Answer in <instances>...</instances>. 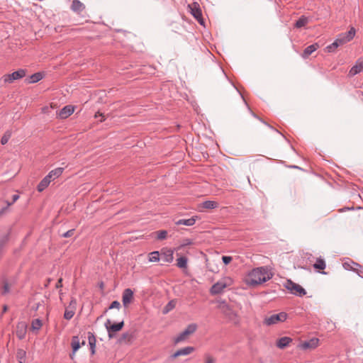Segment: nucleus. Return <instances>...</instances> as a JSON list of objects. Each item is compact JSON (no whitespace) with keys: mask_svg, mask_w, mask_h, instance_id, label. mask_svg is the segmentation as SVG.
Masks as SVG:
<instances>
[{"mask_svg":"<svg viewBox=\"0 0 363 363\" xmlns=\"http://www.w3.org/2000/svg\"><path fill=\"white\" fill-rule=\"evenodd\" d=\"M174 303L173 301H170L164 308L163 313H167L170 310H172L174 307Z\"/></svg>","mask_w":363,"mask_h":363,"instance_id":"nucleus-42","label":"nucleus"},{"mask_svg":"<svg viewBox=\"0 0 363 363\" xmlns=\"http://www.w3.org/2000/svg\"><path fill=\"white\" fill-rule=\"evenodd\" d=\"M222 259H223V261L225 264H229L231 262L232 257H228V256H223L222 257Z\"/></svg>","mask_w":363,"mask_h":363,"instance_id":"nucleus-46","label":"nucleus"},{"mask_svg":"<svg viewBox=\"0 0 363 363\" xmlns=\"http://www.w3.org/2000/svg\"><path fill=\"white\" fill-rule=\"evenodd\" d=\"M9 290H10V285L7 283H5L4 286H3V291L2 293L3 294H6L8 292H9Z\"/></svg>","mask_w":363,"mask_h":363,"instance_id":"nucleus-47","label":"nucleus"},{"mask_svg":"<svg viewBox=\"0 0 363 363\" xmlns=\"http://www.w3.org/2000/svg\"><path fill=\"white\" fill-rule=\"evenodd\" d=\"M273 273L264 267L253 269L245 276L244 281L250 286H256L271 279Z\"/></svg>","mask_w":363,"mask_h":363,"instance_id":"nucleus-1","label":"nucleus"},{"mask_svg":"<svg viewBox=\"0 0 363 363\" xmlns=\"http://www.w3.org/2000/svg\"><path fill=\"white\" fill-rule=\"evenodd\" d=\"M88 340H89V343L90 345V350H91V354H95V347H96L95 337L91 333H89Z\"/></svg>","mask_w":363,"mask_h":363,"instance_id":"nucleus-28","label":"nucleus"},{"mask_svg":"<svg viewBox=\"0 0 363 363\" xmlns=\"http://www.w3.org/2000/svg\"><path fill=\"white\" fill-rule=\"evenodd\" d=\"M318 47L319 46L317 43H314L306 47L302 53L303 58H308L313 52H315L317 50Z\"/></svg>","mask_w":363,"mask_h":363,"instance_id":"nucleus-24","label":"nucleus"},{"mask_svg":"<svg viewBox=\"0 0 363 363\" xmlns=\"http://www.w3.org/2000/svg\"><path fill=\"white\" fill-rule=\"evenodd\" d=\"M43 326L42 320L36 318L32 320L30 330L35 334H37Z\"/></svg>","mask_w":363,"mask_h":363,"instance_id":"nucleus-22","label":"nucleus"},{"mask_svg":"<svg viewBox=\"0 0 363 363\" xmlns=\"http://www.w3.org/2000/svg\"><path fill=\"white\" fill-rule=\"evenodd\" d=\"M355 32V29L352 27L347 33H342V35L345 37L346 39H348V42H350L354 38Z\"/></svg>","mask_w":363,"mask_h":363,"instance_id":"nucleus-32","label":"nucleus"},{"mask_svg":"<svg viewBox=\"0 0 363 363\" xmlns=\"http://www.w3.org/2000/svg\"><path fill=\"white\" fill-rule=\"evenodd\" d=\"M292 167H293V168H299V167H297V166H293Z\"/></svg>","mask_w":363,"mask_h":363,"instance_id":"nucleus-54","label":"nucleus"},{"mask_svg":"<svg viewBox=\"0 0 363 363\" xmlns=\"http://www.w3.org/2000/svg\"><path fill=\"white\" fill-rule=\"evenodd\" d=\"M11 136V133L9 131H6L1 138V143L2 145H6L9 140Z\"/></svg>","mask_w":363,"mask_h":363,"instance_id":"nucleus-36","label":"nucleus"},{"mask_svg":"<svg viewBox=\"0 0 363 363\" xmlns=\"http://www.w3.org/2000/svg\"><path fill=\"white\" fill-rule=\"evenodd\" d=\"M251 113H252V115L255 118H257L259 121H261L262 123H263L264 125H266L267 126H268L269 128H271L272 130H274V131H276V132H277V133H279V131L278 130H277V129L274 128L272 125H270L269 124H268L267 122L264 121L262 118H260L259 117H258V116H257L255 113H253V112H252V111H251Z\"/></svg>","mask_w":363,"mask_h":363,"instance_id":"nucleus-41","label":"nucleus"},{"mask_svg":"<svg viewBox=\"0 0 363 363\" xmlns=\"http://www.w3.org/2000/svg\"><path fill=\"white\" fill-rule=\"evenodd\" d=\"M148 260L151 262H156L160 260V253L158 251H154L149 254Z\"/></svg>","mask_w":363,"mask_h":363,"instance_id":"nucleus-31","label":"nucleus"},{"mask_svg":"<svg viewBox=\"0 0 363 363\" xmlns=\"http://www.w3.org/2000/svg\"><path fill=\"white\" fill-rule=\"evenodd\" d=\"M174 252L171 249L164 248L161 250L162 259L166 262H172L174 259Z\"/></svg>","mask_w":363,"mask_h":363,"instance_id":"nucleus-19","label":"nucleus"},{"mask_svg":"<svg viewBox=\"0 0 363 363\" xmlns=\"http://www.w3.org/2000/svg\"><path fill=\"white\" fill-rule=\"evenodd\" d=\"M7 310H8V307H7L6 306H4L3 311L5 313V312H6V311H7Z\"/></svg>","mask_w":363,"mask_h":363,"instance_id":"nucleus-52","label":"nucleus"},{"mask_svg":"<svg viewBox=\"0 0 363 363\" xmlns=\"http://www.w3.org/2000/svg\"><path fill=\"white\" fill-rule=\"evenodd\" d=\"M197 329V325L195 323H191L189 325L184 331H182L180 334H179L174 339V344H178L179 342H184L186 340L190 335L194 334Z\"/></svg>","mask_w":363,"mask_h":363,"instance_id":"nucleus-5","label":"nucleus"},{"mask_svg":"<svg viewBox=\"0 0 363 363\" xmlns=\"http://www.w3.org/2000/svg\"><path fill=\"white\" fill-rule=\"evenodd\" d=\"M292 342V339L289 337H282L277 340L276 345L279 349H284Z\"/></svg>","mask_w":363,"mask_h":363,"instance_id":"nucleus-20","label":"nucleus"},{"mask_svg":"<svg viewBox=\"0 0 363 363\" xmlns=\"http://www.w3.org/2000/svg\"><path fill=\"white\" fill-rule=\"evenodd\" d=\"M218 207V203L215 201H206L199 203L197 206L199 211L202 212L206 209H214Z\"/></svg>","mask_w":363,"mask_h":363,"instance_id":"nucleus-13","label":"nucleus"},{"mask_svg":"<svg viewBox=\"0 0 363 363\" xmlns=\"http://www.w3.org/2000/svg\"><path fill=\"white\" fill-rule=\"evenodd\" d=\"M284 286L287 289L291 294L298 296H303L306 294V290L299 284L293 282L291 280H287L284 284Z\"/></svg>","mask_w":363,"mask_h":363,"instance_id":"nucleus-6","label":"nucleus"},{"mask_svg":"<svg viewBox=\"0 0 363 363\" xmlns=\"http://www.w3.org/2000/svg\"><path fill=\"white\" fill-rule=\"evenodd\" d=\"M338 47L337 43L335 40L333 43L326 47V50L328 52H334Z\"/></svg>","mask_w":363,"mask_h":363,"instance_id":"nucleus-37","label":"nucleus"},{"mask_svg":"<svg viewBox=\"0 0 363 363\" xmlns=\"http://www.w3.org/2000/svg\"><path fill=\"white\" fill-rule=\"evenodd\" d=\"M203 363H216V358L210 354H206L204 356Z\"/></svg>","mask_w":363,"mask_h":363,"instance_id":"nucleus-40","label":"nucleus"},{"mask_svg":"<svg viewBox=\"0 0 363 363\" xmlns=\"http://www.w3.org/2000/svg\"><path fill=\"white\" fill-rule=\"evenodd\" d=\"M19 363H24L26 358V352L23 350H18L16 354Z\"/></svg>","mask_w":363,"mask_h":363,"instance_id":"nucleus-33","label":"nucleus"},{"mask_svg":"<svg viewBox=\"0 0 363 363\" xmlns=\"http://www.w3.org/2000/svg\"><path fill=\"white\" fill-rule=\"evenodd\" d=\"M63 168L58 167L53 170H51L42 180L41 182H52L58 178L63 172Z\"/></svg>","mask_w":363,"mask_h":363,"instance_id":"nucleus-11","label":"nucleus"},{"mask_svg":"<svg viewBox=\"0 0 363 363\" xmlns=\"http://www.w3.org/2000/svg\"><path fill=\"white\" fill-rule=\"evenodd\" d=\"M131 340H132V335L128 333H124L122 335V336L121 337V338L119 340V342L121 343L129 342L131 341Z\"/></svg>","mask_w":363,"mask_h":363,"instance_id":"nucleus-34","label":"nucleus"},{"mask_svg":"<svg viewBox=\"0 0 363 363\" xmlns=\"http://www.w3.org/2000/svg\"><path fill=\"white\" fill-rule=\"evenodd\" d=\"M233 284V280L229 277H225L214 284L211 289L210 292L213 295L219 294L224 291L226 288L231 286Z\"/></svg>","mask_w":363,"mask_h":363,"instance_id":"nucleus-3","label":"nucleus"},{"mask_svg":"<svg viewBox=\"0 0 363 363\" xmlns=\"http://www.w3.org/2000/svg\"><path fill=\"white\" fill-rule=\"evenodd\" d=\"M157 234V238L158 240H164L167 236V230H159L156 232Z\"/></svg>","mask_w":363,"mask_h":363,"instance_id":"nucleus-39","label":"nucleus"},{"mask_svg":"<svg viewBox=\"0 0 363 363\" xmlns=\"http://www.w3.org/2000/svg\"><path fill=\"white\" fill-rule=\"evenodd\" d=\"M12 203H8V206H11Z\"/></svg>","mask_w":363,"mask_h":363,"instance_id":"nucleus-55","label":"nucleus"},{"mask_svg":"<svg viewBox=\"0 0 363 363\" xmlns=\"http://www.w3.org/2000/svg\"><path fill=\"white\" fill-rule=\"evenodd\" d=\"M335 41L337 43L338 45L340 46L348 43V39H346L345 37L342 34H341L335 40Z\"/></svg>","mask_w":363,"mask_h":363,"instance_id":"nucleus-38","label":"nucleus"},{"mask_svg":"<svg viewBox=\"0 0 363 363\" xmlns=\"http://www.w3.org/2000/svg\"><path fill=\"white\" fill-rule=\"evenodd\" d=\"M313 267L315 270H317L318 272H320L322 274H326L323 272V270L326 267V264L324 259L321 258L317 259L315 263L313 264Z\"/></svg>","mask_w":363,"mask_h":363,"instance_id":"nucleus-25","label":"nucleus"},{"mask_svg":"<svg viewBox=\"0 0 363 363\" xmlns=\"http://www.w3.org/2000/svg\"><path fill=\"white\" fill-rule=\"evenodd\" d=\"M85 345V340L81 343L77 336H74L72 339L71 346L72 348V353L70 354L71 359H74L76 352L81 347V345Z\"/></svg>","mask_w":363,"mask_h":363,"instance_id":"nucleus-17","label":"nucleus"},{"mask_svg":"<svg viewBox=\"0 0 363 363\" xmlns=\"http://www.w3.org/2000/svg\"><path fill=\"white\" fill-rule=\"evenodd\" d=\"M99 117H101V118H100V120H99V121H100V122H102V121H105V117H104V116L103 115V113H101V112H99V111H98V112H97V113H96V114H95V118H99Z\"/></svg>","mask_w":363,"mask_h":363,"instance_id":"nucleus-45","label":"nucleus"},{"mask_svg":"<svg viewBox=\"0 0 363 363\" xmlns=\"http://www.w3.org/2000/svg\"><path fill=\"white\" fill-rule=\"evenodd\" d=\"M62 278L59 279L57 283L56 284V288H61L62 286Z\"/></svg>","mask_w":363,"mask_h":363,"instance_id":"nucleus-50","label":"nucleus"},{"mask_svg":"<svg viewBox=\"0 0 363 363\" xmlns=\"http://www.w3.org/2000/svg\"><path fill=\"white\" fill-rule=\"evenodd\" d=\"M48 183H39L38 186V191H43L45 189L48 187Z\"/></svg>","mask_w":363,"mask_h":363,"instance_id":"nucleus-44","label":"nucleus"},{"mask_svg":"<svg viewBox=\"0 0 363 363\" xmlns=\"http://www.w3.org/2000/svg\"><path fill=\"white\" fill-rule=\"evenodd\" d=\"M194 351V347L189 346L176 351L171 357L175 359L179 356H186L191 354Z\"/></svg>","mask_w":363,"mask_h":363,"instance_id":"nucleus-18","label":"nucleus"},{"mask_svg":"<svg viewBox=\"0 0 363 363\" xmlns=\"http://www.w3.org/2000/svg\"><path fill=\"white\" fill-rule=\"evenodd\" d=\"M27 324L25 322H20L17 324L16 333L20 340L25 338L27 333Z\"/></svg>","mask_w":363,"mask_h":363,"instance_id":"nucleus-15","label":"nucleus"},{"mask_svg":"<svg viewBox=\"0 0 363 363\" xmlns=\"http://www.w3.org/2000/svg\"><path fill=\"white\" fill-rule=\"evenodd\" d=\"M241 97L242 98V99L244 100V101L246 103V101H245V99H244V96H242V95L241 94Z\"/></svg>","mask_w":363,"mask_h":363,"instance_id":"nucleus-53","label":"nucleus"},{"mask_svg":"<svg viewBox=\"0 0 363 363\" xmlns=\"http://www.w3.org/2000/svg\"><path fill=\"white\" fill-rule=\"evenodd\" d=\"M85 9V6L79 0H73L71 9L77 13H80Z\"/></svg>","mask_w":363,"mask_h":363,"instance_id":"nucleus-23","label":"nucleus"},{"mask_svg":"<svg viewBox=\"0 0 363 363\" xmlns=\"http://www.w3.org/2000/svg\"><path fill=\"white\" fill-rule=\"evenodd\" d=\"M74 306L73 307H67L64 313V318L67 320H70L75 313Z\"/></svg>","mask_w":363,"mask_h":363,"instance_id":"nucleus-27","label":"nucleus"},{"mask_svg":"<svg viewBox=\"0 0 363 363\" xmlns=\"http://www.w3.org/2000/svg\"><path fill=\"white\" fill-rule=\"evenodd\" d=\"M217 308L220 311L223 315L230 322L234 324L240 323V317L236 311L230 306L225 301L220 300L218 301Z\"/></svg>","mask_w":363,"mask_h":363,"instance_id":"nucleus-2","label":"nucleus"},{"mask_svg":"<svg viewBox=\"0 0 363 363\" xmlns=\"http://www.w3.org/2000/svg\"><path fill=\"white\" fill-rule=\"evenodd\" d=\"M76 305H77V301L75 299H72L70 303H69V305L68 307H73V306H74V308H76Z\"/></svg>","mask_w":363,"mask_h":363,"instance_id":"nucleus-49","label":"nucleus"},{"mask_svg":"<svg viewBox=\"0 0 363 363\" xmlns=\"http://www.w3.org/2000/svg\"><path fill=\"white\" fill-rule=\"evenodd\" d=\"M308 22V18L304 16H301L296 22L295 27L297 28L305 26Z\"/></svg>","mask_w":363,"mask_h":363,"instance_id":"nucleus-29","label":"nucleus"},{"mask_svg":"<svg viewBox=\"0 0 363 363\" xmlns=\"http://www.w3.org/2000/svg\"><path fill=\"white\" fill-rule=\"evenodd\" d=\"M363 71V60L359 59L349 71V77H353Z\"/></svg>","mask_w":363,"mask_h":363,"instance_id":"nucleus-14","label":"nucleus"},{"mask_svg":"<svg viewBox=\"0 0 363 363\" xmlns=\"http://www.w3.org/2000/svg\"><path fill=\"white\" fill-rule=\"evenodd\" d=\"M74 111V107L71 105L64 106L58 113V116L62 119H65L71 116Z\"/></svg>","mask_w":363,"mask_h":363,"instance_id":"nucleus-16","label":"nucleus"},{"mask_svg":"<svg viewBox=\"0 0 363 363\" xmlns=\"http://www.w3.org/2000/svg\"><path fill=\"white\" fill-rule=\"evenodd\" d=\"M121 306V303L118 301H114L111 303L109 306V309L112 308H119Z\"/></svg>","mask_w":363,"mask_h":363,"instance_id":"nucleus-43","label":"nucleus"},{"mask_svg":"<svg viewBox=\"0 0 363 363\" xmlns=\"http://www.w3.org/2000/svg\"><path fill=\"white\" fill-rule=\"evenodd\" d=\"M319 345V339L318 338H312L308 341H304L301 342L298 345V348L307 350H314Z\"/></svg>","mask_w":363,"mask_h":363,"instance_id":"nucleus-9","label":"nucleus"},{"mask_svg":"<svg viewBox=\"0 0 363 363\" xmlns=\"http://www.w3.org/2000/svg\"><path fill=\"white\" fill-rule=\"evenodd\" d=\"M177 265L179 268L185 269L187 267V258L180 257L177 259Z\"/></svg>","mask_w":363,"mask_h":363,"instance_id":"nucleus-30","label":"nucleus"},{"mask_svg":"<svg viewBox=\"0 0 363 363\" xmlns=\"http://www.w3.org/2000/svg\"><path fill=\"white\" fill-rule=\"evenodd\" d=\"M124 325V322L121 321L118 323H111L110 320H107L105 323L106 328L108 331L109 338H113L114 333L120 331Z\"/></svg>","mask_w":363,"mask_h":363,"instance_id":"nucleus-7","label":"nucleus"},{"mask_svg":"<svg viewBox=\"0 0 363 363\" xmlns=\"http://www.w3.org/2000/svg\"><path fill=\"white\" fill-rule=\"evenodd\" d=\"M287 316L288 315L285 312L272 314L271 315L266 316L263 320V323L267 326L276 325L286 321Z\"/></svg>","mask_w":363,"mask_h":363,"instance_id":"nucleus-4","label":"nucleus"},{"mask_svg":"<svg viewBox=\"0 0 363 363\" xmlns=\"http://www.w3.org/2000/svg\"><path fill=\"white\" fill-rule=\"evenodd\" d=\"M26 74V69H20L11 74H5L4 76V81L6 83H12L14 80L23 78Z\"/></svg>","mask_w":363,"mask_h":363,"instance_id":"nucleus-8","label":"nucleus"},{"mask_svg":"<svg viewBox=\"0 0 363 363\" xmlns=\"http://www.w3.org/2000/svg\"><path fill=\"white\" fill-rule=\"evenodd\" d=\"M191 13L193 16L198 21V22L201 24H203V19L202 18L201 10L199 7V5L196 3L194 4L192 6H190Z\"/></svg>","mask_w":363,"mask_h":363,"instance_id":"nucleus-12","label":"nucleus"},{"mask_svg":"<svg viewBox=\"0 0 363 363\" xmlns=\"http://www.w3.org/2000/svg\"><path fill=\"white\" fill-rule=\"evenodd\" d=\"M134 300V294L130 289H126L123 291L122 295V302L124 307L128 308Z\"/></svg>","mask_w":363,"mask_h":363,"instance_id":"nucleus-10","label":"nucleus"},{"mask_svg":"<svg viewBox=\"0 0 363 363\" xmlns=\"http://www.w3.org/2000/svg\"><path fill=\"white\" fill-rule=\"evenodd\" d=\"M197 219H198V216H193L188 219H180L175 222V225H184L186 226H192L195 224Z\"/></svg>","mask_w":363,"mask_h":363,"instance_id":"nucleus-21","label":"nucleus"},{"mask_svg":"<svg viewBox=\"0 0 363 363\" xmlns=\"http://www.w3.org/2000/svg\"><path fill=\"white\" fill-rule=\"evenodd\" d=\"M72 235H73V230H69V231L66 232V233L63 235V236H64L65 238H67V237H70V236H72Z\"/></svg>","mask_w":363,"mask_h":363,"instance_id":"nucleus-48","label":"nucleus"},{"mask_svg":"<svg viewBox=\"0 0 363 363\" xmlns=\"http://www.w3.org/2000/svg\"><path fill=\"white\" fill-rule=\"evenodd\" d=\"M43 78V74L42 72H36L30 75L28 79H26V83L33 84L36 83Z\"/></svg>","mask_w":363,"mask_h":363,"instance_id":"nucleus-26","label":"nucleus"},{"mask_svg":"<svg viewBox=\"0 0 363 363\" xmlns=\"http://www.w3.org/2000/svg\"><path fill=\"white\" fill-rule=\"evenodd\" d=\"M18 198H19V196H18V194H15V195H13V202H12V203H13V202H15L16 201H17V200L18 199Z\"/></svg>","mask_w":363,"mask_h":363,"instance_id":"nucleus-51","label":"nucleus"},{"mask_svg":"<svg viewBox=\"0 0 363 363\" xmlns=\"http://www.w3.org/2000/svg\"><path fill=\"white\" fill-rule=\"evenodd\" d=\"M193 244V241L191 239H184L182 240L180 245L177 248V250H180L186 246L190 245Z\"/></svg>","mask_w":363,"mask_h":363,"instance_id":"nucleus-35","label":"nucleus"}]
</instances>
